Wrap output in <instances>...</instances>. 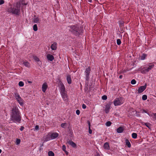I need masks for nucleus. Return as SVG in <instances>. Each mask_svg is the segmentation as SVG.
I'll use <instances>...</instances> for the list:
<instances>
[{
    "label": "nucleus",
    "mask_w": 156,
    "mask_h": 156,
    "mask_svg": "<svg viewBox=\"0 0 156 156\" xmlns=\"http://www.w3.org/2000/svg\"><path fill=\"white\" fill-rule=\"evenodd\" d=\"M33 58L37 62H39L40 61L39 58L35 56H33Z\"/></svg>",
    "instance_id": "nucleus-31"
},
{
    "label": "nucleus",
    "mask_w": 156,
    "mask_h": 156,
    "mask_svg": "<svg viewBox=\"0 0 156 156\" xmlns=\"http://www.w3.org/2000/svg\"><path fill=\"white\" fill-rule=\"evenodd\" d=\"M89 133L90 134H91L92 133V131L90 129V128H89Z\"/></svg>",
    "instance_id": "nucleus-44"
},
{
    "label": "nucleus",
    "mask_w": 156,
    "mask_h": 156,
    "mask_svg": "<svg viewBox=\"0 0 156 156\" xmlns=\"http://www.w3.org/2000/svg\"><path fill=\"white\" fill-rule=\"evenodd\" d=\"M1 139V137L0 136V139Z\"/></svg>",
    "instance_id": "nucleus-53"
},
{
    "label": "nucleus",
    "mask_w": 156,
    "mask_h": 156,
    "mask_svg": "<svg viewBox=\"0 0 156 156\" xmlns=\"http://www.w3.org/2000/svg\"><path fill=\"white\" fill-rule=\"evenodd\" d=\"M124 101V99L120 97L115 99L113 101V103L115 106L120 105L122 104Z\"/></svg>",
    "instance_id": "nucleus-4"
},
{
    "label": "nucleus",
    "mask_w": 156,
    "mask_h": 156,
    "mask_svg": "<svg viewBox=\"0 0 156 156\" xmlns=\"http://www.w3.org/2000/svg\"><path fill=\"white\" fill-rule=\"evenodd\" d=\"M62 97L64 101H66L67 100V95L65 92L61 93Z\"/></svg>",
    "instance_id": "nucleus-16"
},
{
    "label": "nucleus",
    "mask_w": 156,
    "mask_h": 156,
    "mask_svg": "<svg viewBox=\"0 0 156 156\" xmlns=\"http://www.w3.org/2000/svg\"><path fill=\"white\" fill-rule=\"evenodd\" d=\"M126 145L128 146V147H131V144L127 139H126Z\"/></svg>",
    "instance_id": "nucleus-24"
},
{
    "label": "nucleus",
    "mask_w": 156,
    "mask_h": 156,
    "mask_svg": "<svg viewBox=\"0 0 156 156\" xmlns=\"http://www.w3.org/2000/svg\"><path fill=\"white\" fill-rule=\"evenodd\" d=\"M76 113L77 115H79L80 113V111L79 110H77L76 111Z\"/></svg>",
    "instance_id": "nucleus-43"
},
{
    "label": "nucleus",
    "mask_w": 156,
    "mask_h": 156,
    "mask_svg": "<svg viewBox=\"0 0 156 156\" xmlns=\"http://www.w3.org/2000/svg\"><path fill=\"white\" fill-rule=\"evenodd\" d=\"M103 147L106 150H109L110 148L109 144L108 142L105 143Z\"/></svg>",
    "instance_id": "nucleus-17"
},
{
    "label": "nucleus",
    "mask_w": 156,
    "mask_h": 156,
    "mask_svg": "<svg viewBox=\"0 0 156 156\" xmlns=\"http://www.w3.org/2000/svg\"><path fill=\"white\" fill-rule=\"evenodd\" d=\"M88 125L89 126V128H90V122H88Z\"/></svg>",
    "instance_id": "nucleus-47"
},
{
    "label": "nucleus",
    "mask_w": 156,
    "mask_h": 156,
    "mask_svg": "<svg viewBox=\"0 0 156 156\" xmlns=\"http://www.w3.org/2000/svg\"><path fill=\"white\" fill-rule=\"evenodd\" d=\"M147 114L150 116L152 117L153 118L156 119V113H153L150 112V113H147Z\"/></svg>",
    "instance_id": "nucleus-22"
},
{
    "label": "nucleus",
    "mask_w": 156,
    "mask_h": 156,
    "mask_svg": "<svg viewBox=\"0 0 156 156\" xmlns=\"http://www.w3.org/2000/svg\"><path fill=\"white\" fill-rule=\"evenodd\" d=\"M58 81V85L60 87V93L65 92L66 89L64 85L59 80Z\"/></svg>",
    "instance_id": "nucleus-5"
},
{
    "label": "nucleus",
    "mask_w": 156,
    "mask_h": 156,
    "mask_svg": "<svg viewBox=\"0 0 156 156\" xmlns=\"http://www.w3.org/2000/svg\"><path fill=\"white\" fill-rule=\"evenodd\" d=\"M147 86V84L145 83L144 86H141L139 87L138 90V93H140L142 92L146 89Z\"/></svg>",
    "instance_id": "nucleus-10"
},
{
    "label": "nucleus",
    "mask_w": 156,
    "mask_h": 156,
    "mask_svg": "<svg viewBox=\"0 0 156 156\" xmlns=\"http://www.w3.org/2000/svg\"><path fill=\"white\" fill-rule=\"evenodd\" d=\"M68 143L73 147H76V144L71 140H69L67 141Z\"/></svg>",
    "instance_id": "nucleus-15"
},
{
    "label": "nucleus",
    "mask_w": 156,
    "mask_h": 156,
    "mask_svg": "<svg viewBox=\"0 0 156 156\" xmlns=\"http://www.w3.org/2000/svg\"><path fill=\"white\" fill-rule=\"evenodd\" d=\"M67 80L69 84H70L71 83L72 80L70 75H68L67 76Z\"/></svg>",
    "instance_id": "nucleus-20"
},
{
    "label": "nucleus",
    "mask_w": 156,
    "mask_h": 156,
    "mask_svg": "<svg viewBox=\"0 0 156 156\" xmlns=\"http://www.w3.org/2000/svg\"><path fill=\"white\" fill-rule=\"evenodd\" d=\"M39 129V126L38 125H36L35 126L34 130H38Z\"/></svg>",
    "instance_id": "nucleus-41"
},
{
    "label": "nucleus",
    "mask_w": 156,
    "mask_h": 156,
    "mask_svg": "<svg viewBox=\"0 0 156 156\" xmlns=\"http://www.w3.org/2000/svg\"><path fill=\"white\" fill-rule=\"evenodd\" d=\"M82 107L83 108V109H85L86 108V105L84 104H83V105H82Z\"/></svg>",
    "instance_id": "nucleus-45"
},
{
    "label": "nucleus",
    "mask_w": 156,
    "mask_h": 156,
    "mask_svg": "<svg viewBox=\"0 0 156 156\" xmlns=\"http://www.w3.org/2000/svg\"><path fill=\"white\" fill-rule=\"evenodd\" d=\"M40 21V18L37 16H36L35 15L34 16V17L33 18V21L34 23H39Z\"/></svg>",
    "instance_id": "nucleus-12"
},
{
    "label": "nucleus",
    "mask_w": 156,
    "mask_h": 156,
    "mask_svg": "<svg viewBox=\"0 0 156 156\" xmlns=\"http://www.w3.org/2000/svg\"><path fill=\"white\" fill-rule=\"evenodd\" d=\"M122 75H120L119 77V78L120 79H121L122 78Z\"/></svg>",
    "instance_id": "nucleus-48"
},
{
    "label": "nucleus",
    "mask_w": 156,
    "mask_h": 156,
    "mask_svg": "<svg viewBox=\"0 0 156 156\" xmlns=\"http://www.w3.org/2000/svg\"><path fill=\"white\" fill-rule=\"evenodd\" d=\"M88 1L90 2H91L92 0H88Z\"/></svg>",
    "instance_id": "nucleus-49"
},
{
    "label": "nucleus",
    "mask_w": 156,
    "mask_h": 156,
    "mask_svg": "<svg viewBox=\"0 0 156 156\" xmlns=\"http://www.w3.org/2000/svg\"><path fill=\"white\" fill-rule=\"evenodd\" d=\"M144 125H145L146 126H147L148 128H149L150 126V123H144V124H143Z\"/></svg>",
    "instance_id": "nucleus-36"
},
{
    "label": "nucleus",
    "mask_w": 156,
    "mask_h": 156,
    "mask_svg": "<svg viewBox=\"0 0 156 156\" xmlns=\"http://www.w3.org/2000/svg\"><path fill=\"white\" fill-rule=\"evenodd\" d=\"M90 67H88L87 68L85 69L84 73L85 75L86 76V80H88L89 79V75L90 73Z\"/></svg>",
    "instance_id": "nucleus-7"
},
{
    "label": "nucleus",
    "mask_w": 156,
    "mask_h": 156,
    "mask_svg": "<svg viewBox=\"0 0 156 156\" xmlns=\"http://www.w3.org/2000/svg\"><path fill=\"white\" fill-rule=\"evenodd\" d=\"M132 136L133 138L136 139L137 137V134L136 133H133L132 134Z\"/></svg>",
    "instance_id": "nucleus-25"
},
{
    "label": "nucleus",
    "mask_w": 156,
    "mask_h": 156,
    "mask_svg": "<svg viewBox=\"0 0 156 156\" xmlns=\"http://www.w3.org/2000/svg\"><path fill=\"white\" fill-rule=\"evenodd\" d=\"M140 112L143 113H146L147 114V113H150V112H148L144 110H143L140 111Z\"/></svg>",
    "instance_id": "nucleus-39"
},
{
    "label": "nucleus",
    "mask_w": 156,
    "mask_h": 156,
    "mask_svg": "<svg viewBox=\"0 0 156 156\" xmlns=\"http://www.w3.org/2000/svg\"><path fill=\"white\" fill-rule=\"evenodd\" d=\"M48 87V85L46 83H44L42 87V90L44 92H45Z\"/></svg>",
    "instance_id": "nucleus-11"
},
{
    "label": "nucleus",
    "mask_w": 156,
    "mask_h": 156,
    "mask_svg": "<svg viewBox=\"0 0 156 156\" xmlns=\"http://www.w3.org/2000/svg\"><path fill=\"white\" fill-rule=\"evenodd\" d=\"M70 31L76 36H79L82 30L81 27H79L78 25H72L70 26Z\"/></svg>",
    "instance_id": "nucleus-3"
},
{
    "label": "nucleus",
    "mask_w": 156,
    "mask_h": 156,
    "mask_svg": "<svg viewBox=\"0 0 156 156\" xmlns=\"http://www.w3.org/2000/svg\"><path fill=\"white\" fill-rule=\"evenodd\" d=\"M51 48L52 50H56L57 48V43L54 42L51 45Z\"/></svg>",
    "instance_id": "nucleus-13"
},
{
    "label": "nucleus",
    "mask_w": 156,
    "mask_h": 156,
    "mask_svg": "<svg viewBox=\"0 0 156 156\" xmlns=\"http://www.w3.org/2000/svg\"><path fill=\"white\" fill-rule=\"evenodd\" d=\"M136 83V81L134 79H133L131 81V83L132 84H134Z\"/></svg>",
    "instance_id": "nucleus-37"
},
{
    "label": "nucleus",
    "mask_w": 156,
    "mask_h": 156,
    "mask_svg": "<svg viewBox=\"0 0 156 156\" xmlns=\"http://www.w3.org/2000/svg\"><path fill=\"white\" fill-rule=\"evenodd\" d=\"M102 98L103 100H106L107 99V97L106 95H104L102 96Z\"/></svg>",
    "instance_id": "nucleus-40"
},
{
    "label": "nucleus",
    "mask_w": 156,
    "mask_h": 156,
    "mask_svg": "<svg viewBox=\"0 0 156 156\" xmlns=\"http://www.w3.org/2000/svg\"><path fill=\"white\" fill-rule=\"evenodd\" d=\"M28 83H31V82H30V81H28Z\"/></svg>",
    "instance_id": "nucleus-52"
},
{
    "label": "nucleus",
    "mask_w": 156,
    "mask_h": 156,
    "mask_svg": "<svg viewBox=\"0 0 156 156\" xmlns=\"http://www.w3.org/2000/svg\"><path fill=\"white\" fill-rule=\"evenodd\" d=\"M154 65L147 66V67H146V68L143 70L141 71V73H145L146 72H149L154 67Z\"/></svg>",
    "instance_id": "nucleus-8"
},
{
    "label": "nucleus",
    "mask_w": 156,
    "mask_h": 156,
    "mask_svg": "<svg viewBox=\"0 0 156 156\" xmlns=\"http://www.w3.org/2000/svg\"><path fill=\"white\" fill-rule=\"evenodd\" d=\"M23 63L25 66L27 67H30V64L27 61H23Z\"/></svg>",
    "instance_id": "nucleus-19"
},
{
    "label": "nucleus",
    "mask_w": 156,
    "mask_h": 156,
    "mask_svg": "<svg viewBox=\"0 0 156 156\" xmlns=\"http://www.w3.org/2000/svg\"><path fill=\"white\" fill-rule=\"evenodd\" d=\"M48 136L49 134H48L46 135V137L44 139V142H46L51 140V137Z\"/></svg>",
    "instance_id": "nucleus-23"
},
{
    "label": "nucleus",
    "mask_w": 156,
    "mask_h": 156,
    "mask_svg": "<svg viewBox=\"0 0 156 156\" xmlns=\"http://www.w3.org/2000/svg\"><path fill=\"white\" fill-rule=\"evenodd\" d=\"M110 107L111 106L110 105H106L105 109V112L106 113H108L109 112L110 108Z\"/></svg>",
    "instance_id": "nucleus-18"
},
{
    "label": "nucleus",
    "mask_w": 156,
    "mask_h": 156,
    "mask_svg": "<svg viewBox=\"0 0 156 156\" xmlns=\"http://www.w3.org/2000/svg\"><path fill=\"white\" fill-rule=\"evenodd\" d=\"M61 126L63 128H65L67 126V124L66 123H62L61 125Z\"/></svg>",
    "instance_id": "nucleus-26"
},
{
    "label": "nucleus",
    "mask_w": 156,
    "mask_h": 156,
    "mask_svg": "<svg viewBox=\"0 0 156 156\" xmlns=\"http://www.w3.org/2000/svg\"><path fill=\"white\" fill-rule=\"evenodd\" d=\"M59 134L57 133H49L48 136H50L51 140L54 139L58 136Z\"/></svg>",
    "instance_id": "nucleus-9"
},
{
    "label": "nucleus",
    "mask_w": 156,
    "mask_h": 156,
    "mask_svg": "<svg viewBox=\"0 0 156 156\" xmlns=\"http://www.w3.org/2000/svg\"><path fill=\"white\" fill-rule=\"evenodd\" d=\"M2 152V150L0 149V154Z\"/></svg>",
    "instance_id": "nucleus-51"
},
{
    "label": "nucleus",
    "mask_w": 156,
    "mask_h": 156,
    "mask_svg": "<svg viewBox=\"0 0 156 156\" xmlns=\"http://www.w3.org/2000/svg\"><path fill=\"white\" fill-rule=\"evenodd\" d=\"M18 108L17 107H14L12 109L10 114V119L15 123H20L21 116Z\"/></svg>",
    "instance_id": "nucleus-1"
},
{
    "label": "nucleus",
    "mask_w": 156,
    "mask_h": 156,
    "mask_svg": "<svg viewBox=\"0 0 156 156\" xmlns=\"http://www.w3.org/2000/svg\"><path fill=\"white\" fill-rule=\"evenodd\" d=\"M117 43L118 45H120L121 44V41L120 39H117Z\"/></svg>",
    "instance_id": "nucleus-35"
},
{
    "label": "nucleus",
    "mask_w": 156,
    "mask_h": 156,
    "mask_svg": "<svg viewBox=\"0 0 156 156\" xmlns=\"http://www.w3.org/2000/svg\"><path fill=\"white\" fill-rule=\"evenodd\" d=\"M15 97L18 103L21 105H23V100L17 93L15 94Z\"/></svg>",
    "instance_id": "nucleus-6"
},
{
    "label": "nucleus",
    "mask_w": 156,
    "mask_h": 156,
    "mask_svg": "<svg viewBox=\"0 0 156 156\" xmlns=\"http://www.w3.org/2000/svg\"><path fill=\"white\" fill-rule=\"evenodd\" d=\"M47 58L48 60L51 61H52L54 59V56L49 54H48L47 55Z\"/></svg>",
    "instance_id": "nucleus-14"
},
{
    "label": "nucleus",
    "mask_w": 156,
    "mask_h": 156,
    "mask_svg": "<svg viewBox=\"0 0 156 156\" xmlns=\"http://www.w3.org/2000/svg\"><path fill=\"white\" fill-rule=\"evenodd\" d=\"M41 148H40L39 149V151H41Z\"/></svg>",
    "instance_id": "nucleus-50"
},
{
    "label": "nucleus",
    "mask_w": 156,
    "mask_h": 156,
    "mask_svg": "<svg viewBox=\"0 0 156 156\" xmlns=\"http://www.w3.org/2000/svg\"><path fill=\"white\" fill-rule=\"evenodd\" d=\"M24 83L22 81H20L19 83V85L20 87H23L24 86Z\"/></svg>",
    "instance_id": "nucleus-33"
},
{
    "label": "nucleus",
    "mask_w": 156,
    "mask_h": 156,
    "mask_svg": "<svg viewBox=\"0 0 156 156\" xmlns=\"http://www.w3.org/2000/svg\"><path fill=\"white\" fill-rule=\"evenodd\" d=\"M33 28L34 31H37V27L36 24H35L34 25Z\"/></svg>",
    "instance_id": "nucleus-30"
},
{
    "label": "nucleus",
    "mask_w": 156,
    "mask_h": 156,
    "mask_svg": "<svg viewBox=\"0 0 156 156\" xmlns=\"http://www.w3.org/2000/svg\"><path fill=\"white\" fill-rule=\"evenodd\" d=\"M147 56V55L145 54H143L140 57V59L142 60H144Z\"/></svg>",
    "instance_id": "nucleus-27"
},
{
    "label": "nucleus",
    "mask_w": 156,
    "mask_h": 156,
    "mask_svg": "<svg viewBox=\"0 0 156 156\" xmlns=\"http://www.w3.org/2000/svg\"><path fill=\"white\" fill-rule=\"evenodd\" d=\"M5 3V1L4 0H0V5L3 4Z\"/></svg>",
    "instance_id": "nucleus-42"
},
{
    "label": "nucleus",
    "mask_w": 156,
    "mask_h": 156,
    "mask_svg": "<svg viewBox=\"0 0 156 156\" xmlns=\"http://www.w3.org/2000/svg\"><path fill=\"white\" fill-rule=\"evenodd\" d=\"M62 149L63 151H64L66 154H68V152L66 151V147L65 145H63L62 146Z\"/></svg>",
    "instance_id": "nucleus-28"
},
{
    "label": "nucleus",
    "mask_w": 156,
    "mask_h": 156,
    "mask_svg": "<svg viewBox=\"0 0 156 156\" xmlns=\"http://www.w3.org/2000/svg\"><path fill=\"white\" fill-rule=\"evenodd\" d=\"M147 99V96L146 95H144L142 97V99L143 100H145Z\"/></svg>",
    "instance_id": "nucleus-32"
},
{
    "label": "nucleus",
    "mask_w": 156,
    "mask_h": 156,
    "mask_svg": "<svg viewBox=\"0 0 156 156\" xmlns=\"http://www.w3.org/2000/svg\"><path fill=\"white\" fill-rule=\"evenodd\" d=\"M20 6L18 3H14L13 5H10L7 9V11L10 13L19 15L20 12Z\"/></svg>",
    "instance_id": "nucleus-2"
},
{
    "label": "nucleus",
    "mask_w": 156,
    "mask_h": 156,
    "mask_svg": "<svg viewBox=\"0 0 156 156\" xmlns=\"http://www.w3.org/2000/svg\"><path fill=\"white\" fill-rule=\"evenodd\" d=\"M48 155L49 156H54V154L52 151H50L48 152Z\"/></svg>",
    "instance_id": "nucleus-29"
},
{
    "label": "nucleus",
    "mask_w": 156,
    "mask_h": 156,
    "mask_svg": "<svg viewBox=\"0 0 156 156\" xmlns=\"http://www.w3.org/2000/svg\"><path fill=\"white\" fill-rule=\"evenodd\" d=\"M112 124V122L110 121L107 122L106 124V125L107 126H109Z\"/></svg>",
    "instance_id": "nucleus-34"
},
{
    "label": "nucleus",
    "mask_w": 156,
    "mask_h": 156,
    "mask_svg": "<svg viewBox=\"0 0 156 156\" xmlns=\"http://www.w3.org/2000/svg\"><path fill=\"white\" fill-rule=\"evenodd\" d=\"M20 140L19 139H17L16 140V144L17 145H18L20 143Z\"/></svg>",
    "instance_id": "nucleus-38"
},
{
    "label": "nucleus",
    "mask_w": 156,
    "mask_h": 156,
    "mask_svg": "<svg viewBox=\"0 0 156 156\" xmlns=\"http://www.w3.org/2000/svg\"><path fill=\"white\" fill-rule=\"evenodd\" d=\"M24 129V127L23 126H21L20 128V130L21 131H22L23 129Z\"/></svg>",
    "instance_id": "nucleus-46"
},
{
    "label": "nucleus",
    "mask_w": 156,
    "mask_h": 156,
    "mask_svg": "<svg viewBox=\"0 0 156 156\" xmlns=\"http://www.w3.org/2000/svg\"><path fill=\"white\" fill-rule=\"evenodd\" d=\"M124 130L123 128L122 127H120L117 129V132L119 133H121L123 132Z\"/></svg>",
    "instance_id": "nucleus-21"
}]
</instances>
